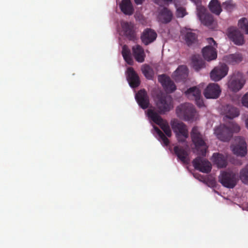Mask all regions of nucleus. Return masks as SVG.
Here are the masks:
<instances>
[{
  "label": "nucleus",
  "instance_id": "1",
  "mask_svg": "<svg viewBox=\"0 0 248 248\" xmlns=\"http://www.w3.org/2000/svg\"><path fill=\"white\" fill-rule=\"evenodd\" d=\"M155 101L158 114H165L173 108V100L170 95L159 93L156 94Z\"/></svg>",
  "mask_w": 248,
  "mask_h": 248
},
{
  "label": "nucleus",
  "instance_id": "2",
  "mask_svg": "<svg viewBox=\"0 0 248 248\" xmlns=\"http://www.w3.org/2000/svg\"><path fill=\"white\" fill-rule=\"evenodd\" d=\"M240 130V126L237 124L231 122L228 125H220L216 128L214 133L220 140L228 141L232 137V133L238 132Z\"/></svg>",
  "mask_w": 248,
  "mask_h": 248
},
{
  "label": "nucleus",
  "instance_id": "3",
  "mask_svg": "<svg viewBox=\"0 0 248 248\" xmlns=\"http://www.w3.org/2000/svg\"><path fill=\"white\" fill-rule=\"evenodd\" d=\"M191 138L196 149L199 152V154L203 156H205L208 146L197 127L194 126L193 127L191 132Z\"/></svg>",
  "mask_w": 248,
  "mask_h": 248
},
{
  "label": "nucleus",
  "instance_id": "4",
  "mask_svg": "<svg viewBox=\"0 0 248 248\" xmlns=\"http://www.w3.org/2000/svg\"><path fill=\"white\" fill-rule=\"evenodd\" d=\"M245 83L243 74L238 71L235 72L229 77L228 88L231 91L237 93L243 88Z\"/></svg>",
  "mask_w": 248,
  "mask_h": 248
},
{
  "label": "nucleus",
  "instance_id": "5",
  "mask_svg": "<svg viewBox=\"0 0 248 248\" xmlns=\"http://www.w3.org/2000/svg\"><path fill=\"white\" fill-rule=\"evenodd\" d=\"M177 116L185 121L193 120L196 110L194 106L189 103H184L178 106L176 108Z\"/></svg>",
  "mask_w": 248,
  "mask_h": 248
},
{
  "label": "nucleus",
  "instance_id": "6",
  "mask_svg": "<svg viewBox=\"0 0 248 248\" xmlns=\"http://www.w3.org/2000/svg\"><path fill=\"white\" fill-rule=\"evenodd\" d=\"M147 115L155 123L158 125L168 137L171 136V131L168 122L164 121L161 117L153 109H148Z\"/></svg>",
  "mask_w": 248,
  "mask_h": 248
},
{
  "label": "nucleus",
  "instance_id": "7",
  "mask_svg": "<svg viewBox=\"0 0 248 248\" xmlns=\"http://www.w3.org/2000/svg\"><path fill=\"white\" fill-rule=\"evenodd\" d=\"M218 181L223 186L233 188L238 181V176L232 171H224L219 176Z\"/></svg>",
  "mask_w": 248,
  "mask_h": 248
},
{
  "label": "nucleus",
  "instance_id": "8",
  "mask_svg": "<svg viewBox=\"0 0 248 248\" xmlns=\"http://www.w3.org/2000/svg\"><path fill=\"white\" fill-rule=\"evenodd\" d=\"M197 15L201 22L209 28L213 29L215 27V21L213 16L206 12V8L202 6L198 5L197 7Z\"/></svg>",
  "mask_w": 248,
  "mask_h": 248
},
{
  "label": "nucleus",
  "instance_id": "9",
  "mask_svg": "<svg viewBox=\"0 0 248 248\" xmlns=\"http://www.w3.org/2000/svg\"><path fill=\"white\" fill-rule=\"evenodd\" d=\"M171 125L173 131L176 133L177 140L180 142H184L188 137V130L186 126L182 122L174 121Z\"/></svg>",
  "mask_w": 248,
  "mask_h": 248
},
{
  "label": "nucleus",
  "instance_id": "10",
  "mask_svg": "<svg viewBox=\"0 0 248 248\" xmlns=\"http://www.w3.org/2000/svg\"><path fill=\"white\" fill-rule=\"evenodd\" d=\"M231 147L233 154L237 156L242 157L247 154V144L243 138L235 137L234 143Z\"/></svg>",
  "mask_w": 248,
  "mask_h": 248
},
{
  "label": "nucleus",
  "instance_id": "11",
  "mask_svg": "<svg viewBox=\"0 0 248 248\" xmlns=\"http://www.w3.org/2000/svg\"><path fill=\"white\" fill-rule=\"evenodd\" d=\"M208 43L212 45L213 44L214 46H217V44L215 40L212 38L208 39ZM202 55L205 60L207 61H211L216 59L217 57V52L215 47L212 46H208L204 47L202 50Z\"/></svg>",
  "mask_w": 248,
  "mask_h": 248
},
{
  "label": "nucleus",
  "instance_id": "12",
  "mask_svg": "<svg viewBox=\"0 0 248 248\" xmlns=\"http://www.w3.org/2000/svg\"><path fill=\"white\" fill-rule=\"evenodd\" d=\"M227 34L228 38L236 45L241 46L245 43L243 34L236 27L228 28Z\"/></svg>",
  "mask_w": 248,
  "mask_h": 248
},
{
  "label": "nucleus",
  "instance_id": "13",
  "mask_svg": "<svg viewBox=\"0 0 248 248\" xmlns=\"http://www.w3.org/2000/svg\"><path fill=\"white\" fill-rule=\"evenodd\" d=\"M194 168L203 173H209L212 169L210 162L205 159L198 156L192 161Z\"/></svg>",
  "mask_w": 248,
  "mask_h": 248
},
{
  "label": "nucleus",
  "instance_id": "14",
  "mask_svg": "<svg viewBox=\"0 0 248 248\" xmlns=\"http://www.w3.org/2000/svg\"><path fill=\"white\" fill-rule=\"evenodd\" d=\"M221 92L220 86L215 83H210L204 89L203 94L207 99H217L218 98Z\"/></svg>",
  "mask_w": 248,
  "mask_h": 248
},
{
  "label": "nucleus",
  "instance_id": "15",
  "mask_svg": "<svg viewBox=\"0 0 248 248\" xmlns=\"http://www.w3.org/2000/svg\"><path fill=\"white\" fill-rule=\"evenodd\" d=\"M228 72V67L225 64H221L214 68L210 73L212 80L218 81L226 76Z\"/></svg>",
  "mask_w": 248,
  "mask_h": 248
},
{
  "label": "nucleus",
  "instance_id": "16",
  "mask_svg": "<svg viewBox=\"0 0 248 248\" xmlns=\"http://www.w3.org/2000/svg\"><path fill=\"white\" fill-rule=\"evenodd\" d=\"M135 98L140 107L142 109H146L149 107V97L145 90L139 91L136 94Z\"/></svg>",
  "mask_w": 248,
  "mask_h": 248
},
{
  "label": "nucleus",
  "instance_id": "17",
  "mask_svg": "<svg viewBox=\"0 0 248 248\" xmlns=\"http://www.w3.org/2000/svg\"><path fill=\"white\" fill-rule=\"evenodd\" d=\"M157 34L151 29H146L142 32L140 39L142 42L146 46L153 43L156 38Z\"/></svg>",
  "mask_w": 248,
  "mask_h": 248
},
{
  "label": "nucleus",
  "instance_id": "18",
  "mask_svg": "<svg viewBox=\"0 0 248 248\" xmlns=\"http://www.w3.org/2000/svg\"><path fill=\"white\" fill-rule=\"evenodd\" d=\"M127 75V79L131 87L135 88L140 85L139 77L132 67L128 68Z\"/></svg>",
  "mask_w": 248,
  "mask_h": 248
},
{
  "label": "nucleus",
  "instance_id": "19",
  "mask_svg": "<svg viewBox=\"0 0 248 248\" xmlns=\"http://www.w3.org/2000/svg\"><path fill=\"white\" fill-rule=\"evenodd\" d=\"M158 80L167 92L172 93L176 90L175 84L169 77L163 75L159 77Z\"/></svg>",
  "mask_w": 248,
  "mask_h": 248
},
{
  "label": "nucleus",
  "instance_id": "20",
  "mask_svg": "<svg viewBox=\"0 0 248 248\" xmlns=\"http://www.w3.org/2000/svg\"><path fill=\"white\" fill-rule=\"evenodd\" d=\"M124 34L130 40H134L136 33L134 30V25L131 23L124 22L121 24Z\"/></svg>",
  "mask_w": 248,
  "mask_h": 248
},
{
  "label": "nucleus",
  "instance_id": "21",
  "mask_svg": "<svg viewBox=\"0 0 248 248\" xmlns=\"http://www.w3.org/2000/svg\"><path fill=\"white\" fill-rule=\"evenodd\" d=\"M172 18V13L171 11L166 7L161 9L158 13V20L164 24H167L171 21Z\"/></svg>",
  "mask_w": 248,
  "mask_h": 248
},
{
  "label": "nucleus",
  "instance_id": "22",
  "mask_svg": "<svg viewBox=\"0 0 248 248\" xmlns=\"http://www.w3.org/2000/svg\"><path fill=\"white\" fill-rule=\"evenodd\" d=\"M188 69L186 66H179L177 69L174 72L172 76L175 80L179 81L184 80L187 77Z\"/></svg>",
  "mask_w": 248,
  "mask_h": 248
},
{
  "label": "nucleus",
  "instance_id": "23",
  "mask_svg": "<svg viewBox=\"0 0 248 248\" xmlns=\"http://www.w3.org/2000/svg\"><path fill=\"white\" fill-rule=\"evenodd\" d=\"M175 154L181 162L185 164H187L189 160L188 154L186 150L183 147L176 146L173 149Z\"/></svg>",
  "mask_w": 248,
  "mask_h": 248
},
{
  "label": "nucleus",
  "instance_id": "24",
  "mask_svg": "<svg viewBox=\"0 0 248 248\" xmlns=\"http://www.w3.org/2000/svg\"><path fill=\"white\" fill-rule=\"evenodd\" d=\"M133 55L135 60L139 62L144 61L145 54L143 48L139 45H136L132 47Z\"/></svg>",
  "mask_w": 248,
  "mask_h": 248
},
{
  "label": "nucleus",
  "instance_id": "25",
  "mask_svg": "<svg viewBox=\"0 0 248 248\" xmlns=\"http://www.w3.org/2000/svg\"><path fill=\"white\" fill-rule=\"evenodd\" d=\"M223 113L225 116L230 119H232L239 115V111L236 108L230 105H226L223 109Z\"/></svg>",
  "mask_w": 248,
  "mask_h": 248
},
{
  "label": "nucleus",
  "instance_id": "26",
  "mask_svg": "<svg viewBox=\"0 0 248 248\" xmlns=\"http://www.w3.org/2000/svg\"><path fill=\"white\" fill-rule=\"evenodd\" d=\"M122 12L126 15H132L134 13V8L131 0H122L120 4Z\"/></svg>",
  "mask_w": 248,
  "mask_h": 248
},
{
  "label": "nucleus",
  "instance_id": "27",
  "mask_svg": "<svg viewBox=\"0 0 248 248\" xmlns=\"http://www.w3.org/2000/svg\"><path fill=\"white\" fill-rule=\"evenodd\" d=\"M212 161L218 168L226 167L227 165V159L222 154L214 153L212 155Z\"/></svg>",
  "mask_w": 248,
  "mask_h": 248
},
{
  "label": "nucleus",
  "instance_id": "28",
  "mask_svg": "<svg viewBox=\"0 0 248 248\" xmlns=\"http://www.w3.org/2000/svg\"><path fill=\"white\" fill-rule=\"evenodd\" d=\"M191 61L192 65L196 71H199L204 67V62L199 55H193L192 57Z\"/></svg>",
  "mask_w": 248,
  "mask_h": 248
},
{
  "label": "nucleus",
  "instance_id": "29",
  "mask_svg": "<svg viewBox=\"0 0 248 248\" xmlns=\"http://www.w3.org/2000/svg\"><path fill=\"white\" fill-rule=\"evenodd\" d=\"M224 60L228 63L233 65L241 62L242 57L239 54H232L225 56Z\"/></svg>",
  "mask_w": 248,
  "mask_h": 248
},
{
  "label": "nucleus",
  "instance_id": "30",
  "mask_svg": "<svg viewBox=\"0 0 248 248\" xmlns=\"http://www.w3.org/2000/svg\"><path fill=\"white\" fill-rule=\"evenodd\" d=\"M186 95L190 100H194L200 96L201 92L197 87L194 86L188 89L185 92Z\"/></svg>",
  "mask_w": 248,
  "mask_h": 248
},
{
  "label": "nucleus",
  "instance_id": "31",
  "mask_svg": "<svg viewBox=\"0 0 248 248\" xmlns=\"http://www.w3.org/2000/svg\"><path fill=\"white\" fill-rule=\"evenodd\" d=\"M209 8L211 12L219 15L222 11V8L218 0H211L209 4Z\"/></svg>",
  "mask_w": 248,
  "mask_h": 248
},
{
  "label": "nucleus",
  "instance_id": "32",
  "mask_svg": "<svg viewBox=\"0 0 248 248\" xmlns=\"http://www.w3.org/2000/svg\"><path fill=\"white\" fill-rule=\"evenodd\" d=\"M197 40V36L196 33L188 31L185 35V40L186 44L190 46L195 43Z\"/></svg>",
  "mask_w": 248,
  "mask_h": 248
},
{
  "label": "nucleus",
  "instance_id": "33",
  "mask_svg": "<svg viewBox=\"0 0 248 248\" xmlns=\"http://www.w3.org/2000/svg\"><path fill=\"white\" fill-rule=\"evenodd\" d=\"M154 127L159 137V140L162 142L164 145L168 146L170 143L169 139L157 126H154Z\"/></svg>",
  "mask_w": 248,
  "mask_h": 248
},
{
  "label": "nucleus",
  "instance_id": "34",
  "mask_svg": "<svg viewBox=\"0 0 248 248\" xmlns=\"http://www.w3.org/2000/svg\"><path fill=\"white\" fill-rule=\"evenodd\" d=\"M142 72L144 76L148 79H152L154 73L153 69L149 65H145L142 67Z\"/></svg>",
  "mask_w": 248,
  "mask_h": 248
},
{
  "label": "nucleus",
  "instance_id": "35",
  "mask_svg": "<svg viewBox=\"0 0 248 248\" xmlns=\"http://www.w3.org/2000/svg\"><path fill=\"white\" fill-rule=\"evenodd\" d=\"M239 177L243 183H248V164L240 170Z\"/></svg>",
  "mask_w": 248,
  "mask_h": 248
},
{
  "label": "nucleus",
  "instance_id": "36",
  "mask_svg": "<svg viewBox=\"0 0 248 248\" xmlns=\"http://www.w3.org/2000/svg\"><path fill=\"white\" fill-rule=\"evenodd\" d=\"M238 26L240 29L245 31V33L248 34V20L245 17L241 18L238 21Z\"/></svg>",
  "mask_w": 248,
  "mask_h": 248
},
{
  "label": "nucleus",
  "instance_id": "37",
  "mask_svg": "<svg viewBox=\"0 0 248 248\" xmlns=\"http://www.w3.org/2000/svg\"><path fill=\"white\" fill-rule=\"evenodd\" d=\"M222 7L225 10L228 12H231L235 8V5L233 4L232 0H229L223 2Z\"/></svg>",
  "mask_w": 248,
  "mask_h": 248
},
{
  "label": "nucleus",
  "instance_id": "38",
  "mask_svg": "<svg viewBox=\"0 0 248 248\" xmlns=\"http://www.w3.org/2000/svg\"><path fill=\"white\" fill-rule=\"evenodd\" d=\"M176 8V15L177 17H183L186 15L185 8L182 7H177Z\"/></svg>",
  "mask_w": 248,
  "mask_h": 248
},
{
  "label": "nucleus",
  "instance_id": "39",
  "mask_svg": "<svg viewBox=\"0 0 248 248\" xmlns=\"http://www.w3.org/2000/svg\"><path fill=\"white\" fill-rule=\"evenodd\" d=\"M122 53L123 57L131 55L130 51L127 46L124 45L123 46Z\"/></svg>",
  "mask_w": 248,
  "mask_h": 248
},
{
  "label": "nucleus",
  "instance_id": "40",
  "mask_svg": "<svg viewBox=\"0 0 248 248\" xmlns=\"http://www.w3.org/2000/svg\"><path fill=\"white\" fill-rule=\"evenodd\" d=\"M196 102V105L199 107H202L204 106V103L202 98L201 94L200 96L194 99Z\"/></svg>",
  "mask_w": 248,
  "mask_h": 248
},
{
  "label": "nucleus",
  "instance_id": "41",
  "mask_svg": "<svg viewBox=\"0 0 248 248\" xmlns=\"http://www.w3.org/2000/svg\"><path fill=\"white\" fill-rule=\"evenodd\" d=\"M242 103L244 106L248 108V92L243 96Z\"/></svg>",
  "mask_w": 248,
  "mask_h": 248
},
{
  "label": "nucleus",
  "instance_id": "42",
  "mask_svg": "<svg viewBox=\"0 0 248 248\" xmlns=\"http://www.w3.org/2000/svg\"><path fill=\"white\" fill-rule=\"evenodd\" d=\"M124 59L128 64H132L133 62V60L132 58L131 55H129L124 57Z\"/></svg>",
  "mask_w": 248,
  "mask_h": 248
},
{
  "label": "nucleus",
  "instance_id": "43",
  "mask_svg": "<svg viewBox=\"0 0 248 248\" xmlns=\"http://www.w3.org/2000/svg\"><path fill=\"white\" fill-rule=\"evenodd\" d=\"M183 0H173V2L175 5V7L177 8L179 5H180L181 2Z\"/></svg>",
  "mask_w": 248,
  "mask_h": 248
},
{
  "label": "nucleus",
  "instance_id": "44",
  "mask_svg": "<svg viewBox=\"0 0 248 248\" xmlns=\"http://www.w3.org/2000/svg\"><path fill=\"white\" fill-rule=\"evenodd\" d=\"M194 176L195 178H197L199 179L200 180L202 181V179L203 178V177L202 175H201L200 174H194Z\"/></svg>",
  "mask_w": 248,
  "mask_h": 248
},
{
  "label": "nucleus",
  "instance_id": "45",
  "mask_svg": "<svg viewBox=\"0 0 248 248\" xmlns=\"http://www.w3.org/2000/svg\"><path fill=\"white\" fill-rule=\"evenodd\" d=\"M145 0H134L135 2L137 5H140L142 4Z\"/></svg>",
  "mask_w": 248,
  "mask_h": 248
},
{
  "label": "nucleus",
  "instance_id": "46",
  "mask_svg": "<svg viewBox=\"0 0 248 248\" xmlns=\"http://www.w3.org/2000/svg\"><path fill=\"white\" fill-rule=\"evenodd\" d=\"M153 1L158 4V5H161L163 3V0H153Z\"/></svg>",
  "mask_w": 248,
  "mask_h": 248
},
{
  "label": "nucleus",
  "instance_id": "47",
  "mask_svg": "<svg viewBox=\"0 0 248 248\" xmlns=\"http://www.w3.org/2000/svg\"><path fill=\"white\" fill-rule=\"evenodd\" d=\"M173 0H163V3H170L172 2Z\"/></svg>",
  "mask_w": 248,
  "mask_h": 248
},
{
  "label": "nucleus",
  "instance_id": "48",
  "mask_svg": "<svg viewBox=\"0 0 248 248\" xmlns=\"http://www.w3.org/2000/svg\"><path fill=\"white\" fill-rule=\"evenodd\" d=\"M245 123H246V127L248 129V118L246 119Z\"/></svg>",
  "mask_w": 248,
  "mask_h": 248
}]
</instances>
